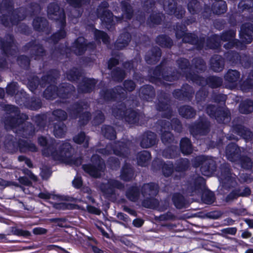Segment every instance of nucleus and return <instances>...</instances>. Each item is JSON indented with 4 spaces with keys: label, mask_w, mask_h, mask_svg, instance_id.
<instances>
[{
    "label": "nucleus",
    "mask_w": 253,
    "mask_h": 253,
    "mask_svg": "<svg viewBox=\"0 0 253 253\" xmlns=\"http://www.w3.org/2000/svg\"><path fill=\"white\" fill-rule=\"evenodd\" d=\"M162 160L163 159H154L152 162L151 169L155 172L162 169L163 173L166 177H169L173 173H175V179H180L189 167L188 159H178L174 169L171 162L167 161L163 163Z\"/></svg>",
    "instance_id": "obj_1"
},
{
    "label": "nucleus",
    "mask_w": 253,
    "mask_h": 253,
    "mask_svg": "<svg viewBox=\"0 0 253 253\" xmlns=\"http://www.w3.org/2000/svg\"><path fill=\"white\" fill-rule=\"evenodd\" d=\"M47 16L49 19L55 20L59 24L60 30L54 34L49 40V42L57 43L59 40L66 37V32L64 30L65 26V14L64 10L55 3H50L47 9Z\"/></svg>",
    "instance_id": "obj_2"
},
{
    "label": "nucleus",
    "mask_w": 253,
    "mask_h": 253,
    "mask_svg": "<svg viewBox=\"0 0 253 253\" xmlns=\"http://www.w3.org/2000/svg\"><path fill=\"white\" fill-rule=\"evenodd\" d=\"M5 110L7 114L5 117L4 124L7 129L19 127L20 125L28 118L27 115L20 113L18 107L13 105H6Z\"/></svg>",
    "instance_id": "obj_3"
},
{
    "label": "nucleus",
    "mask_w": 253,
    "mask_h": 253,
    "mask_svg": "<svg viewBox=\"0 0 253 253\" xmlns=\"http://www.w3.org/2000/svg\"><path fill=\"white\" fill-rule=\"evenodd\" d=\"M205 179L199 175L195 174L182 185L181 191L185 196H197L200 194L201 190L205 189Z\"/></svg>",
    "instance_id": "obj_4"
},
{
    "label": "nucleus",
    "mask_w": 253,
    "mask_h": 253,
    "mask_svg": "<svg viewBox=\"0 0 253 253\" xmlns=\"http://www.w3.org/2000/svg\"><path fill=\"white\" fill-rule=\"evenodd\" d=\"M84 159H47L45 161L44 164L42 165L40 168V175L43 179H47L51 175L52 169L50 163L52 165L57 164L60 163L65 164L73 167L75 170L83 163ZM46 160V159H44Z\"/></svg>",
    "instance_id": "obj_5"
},
{
    "label": "nucleus",
    "mask_w": 253,
    "mask_h": 253,
    "mask_svg": "<svg viewBox=\"0 0 253 253\" xmlns=\"http://www.w3.org/2000/svg\"><path fill=\"white\" fill-rule=\"evenodd\" d=\"M161 67L157 66L154 70L149 72L150 81L156 84L162 83V79L167 81L172 82L179 78L178 72L172 71L171 68L166 67L162 69Z\"/></svg>",
    "instance_id": "obj_6"
},
{
    "label": "nucleus",
    "mask_w": 253,
    "mask_h": 253,
    "mask_svg": "<svg viewBox=\"0 0 253 253\" xmlns=\"http://www.w3.org/2000/svg\"><path fill=\"white\" fill-rule=\"evenodd\" d=\"M16 140V139L11 136H8L6 137L4 142V145L8 152L10 153L15 152L18 148L21 152H36L38 150L36 146L31 142L24 140H19L17 142Z\"/></svg>",
    "instance_id": "obj_7"
},
{
    "label": "nucleus",
    "mask_w": 253,
    "mask_h": 253,
    "mask_svg": "<svg viewBox=\"0 0 253 253\" xmlns=\"http://www.w3.org/2000/svg\"><path fill=\"white\" fill-rule=\"evenodd\" d=\"M221 163L219 168V171H218L217 176L218 180L221 184H222V188L225 189H229L231 187H233L236 184L235 174L233 176L231 171L230 166L225 163Z\"/></svg>",
    "instance_id": "obj_8"
},
{
    "label": "nucleus",
    "mask_w": 253,
    "mask_h": 253,
    "mask_svg": "<svg viewBox=\"0 0 253 253\" xmlns=\"http://www.w3.org/2000/svg\"><path fill=\"white\" fill-rule=\"evenodd\" d=\"M194 168L200 167L202 174L211 176L216 171L217 164L214 159H192Z\"/></svg>",
    "instance_id": "obj_9"
},
{
    "label": "nucleus",
    "mask_w": 253,
    "mask_h": 253,
    "mask_svg": "<svg viewBox=\"0 0 253 253\" xmlns=\"http://www.w3.org/2000/svg\"><path fill=\"white\" fill-rule=\"evenodd\" d=\"M90 163L82 165L83 170L93 177H99L106 168L104 159H89Z\"/></svg>",
    "instance_id": "obj_10"
},
{
    "label": "nucleus",
    "mask_w": 253,
    "mask_h": 253,
    "mask_svg": "<svg viewBox=\"0 0 253 253\" xmlns=\"http://www.w3.org/2000/svg\"><path fill=\"white\" fill-rule=\"evenodd\" d=\"M109 4L107 2L103 1L98 6L96 14L101 20L102 23L110 29L115 24L112 12L108 9Z\"/></svg>",
    "instance_id": "obj_11"
},
{
    "label": "nucleus",
    "mask_w": 253,
    "mask_h": 253,
    "mask_svg": "<svg viewBox=\"0 0 253 253\" xmlns=\"http://www.w3.org/2000/svg\"><path fill=\"white\" fill-rule=\"evenodd\" d=\"M59 73L58 71L54 70L49 72L46 75L42 77L41 82H39V78L34 76L29 80L28 87L33 92L36 90L39 84L42 87H44L47 84L54 82L55 80L58 78Z\"/></svg>",
    "instance_id": "obj_12"
},
{
    "label": "nucleus",
    "mask_w": 253,
    "mask_h": 253,
    "mask_svg": "<svg viewBox=\"0 0 253 253\" xmlns=\"http://www.w3.org/2000/svg\"><path fill=\"white\" fill-rule=\"evenodd\" d=\"M83 109L82 103H76L71 106L67 110L69 115L73 118H76L78 115L80 114L79 122L81 126L86 124L90 119V115L88 112H84L80 114Z\"/></svg>",
    "instance_id": "obj_13"
},
{
    "label": "nucleus",
    "mask_w": 253,
    "mask_h": 253,
    "mask_svg": "<svg viewBox=\"0 0 253 253\" xmlns=\"http://www.w3.org/2000/svg\"><path fill=\"white\" fill-rule=\"evenodd\" d=\"M124 188V185L120 181L110 179L106 183H102L100 186V189L106 198L112 197L115 195V189H122Z\"/></svg>",
    "instance_id": "obj_14"
},
{
    "label": "nucleus",
    "mask_w": 253,
    "mask_h": 253,
    "mask_svg": "<svg viewBox=\"0 0 253 253\" xmlns=\"http://www.w3.org/2000/svg\"><path fill=\"white\" fill-rule=\"evenodd\" d=\"M210 123L207 119L200 118L190 127V132L195 137L198 135H205L210 132Z\"/></svg>",
    "instance_id": "obj_15"
},
{
    "label": "nucleus",
    "mask_w": 253,
    "mask_h": 253,
    "mask_svg": "<svg viewBox=\"0 0 253 253\" xmlns=\"http://www.w3.org/2000/svg\"><path fill=\"white\" fill-rule=\"evenodd\" d=\"M38 143L41 146L45 147L42 150L43 156L49 157L55 156L57 155L56 151H53L54 146L55 140L50 137H47L43 136H41L38 138Z\"/></svg>",
    "instance_id": "obj_16"
},
{
    "label": "nucleus",
    "mask_w": 253,
    "mask_h": 253,
    "mask_svg": "<svg viewBox=\"0 0 253 253\" xmlns=\"http://www.w3.org/2000/svg\"><path fill=\"white\" fill-rule=\"evenodd\" d=\"M189 79H191L193 82H194L201 85H205L208 84L211 88H216L222 84V79L217 77H210L207 80L200 77L198 75H195L194 77L191 76H187Z\"/></svg>",
    "instance_id": "obj_17"
},
{
    "label": "nucleus",
    "mask_w": 253,
    "mask_h": 253,
    "mask_svg": "<svg viewBox=\"0 0 253 253\" xmlns=\"http://www.w3.org/2000/svg\"><path fill=\"white\" fill-rule=\"evenodd\" d=\"M127 93L121 86H117L112 89L103 90L100 95L105 100H110L113 99H124L126 97Z\"/></svg>",
    "instance_id": "obj_18"
},
{
    "label": "nucleus",
    "mask_w": 253,
    "mask_h": 253,
    "mask_svg": "<svg viewBox=\"0 0 253 253\" xmlns=\"http://www.w3.org/2000/svg\"><path fill=\"white\" fill-rule=\"evenodd\" d=\"M164 9L169 14H174L181 18L185 14V10L181 6H176L175 0H164Z\"/></svg>",
    "instance_id": "obj_19"
},
{
    "label": "nucleus",
    "mask_w": 253,
    "mask_h": 253,
    "mask_svg": "<svg viewBox=\"0 0 253 253\" xmlns=\"http://www.w3.org/2000/svg\"><path fill=\"white\" fill-rule=\"evenodd\" d=\"M140 145L144 148L155 145L157 142V135L151 131H147L142 133L139 137Z\"/></svg>",
    "instance_id": "obj_20"
},
{
    "label": "nucleus",
    "mask_w": 253,
    "mask_h": 253,
    "mask_svg": "<svg viewBox=\"0 0 253 253\" xmlns=\"http://www.w3.org/2000/svg\"><path fill=\"white\" fill-rule=\"evenodd\" d=\"M5 38L6 42L0 38V48L7 55H14L16 53L17 48L14 44L13 36L8 35Z\"/></svg>",
    "instance_id": "obj_21"
},
{
    "label": "nucleus",
    "mask_w": 253,
    "mask_h": 253,
    "mask_svg": "<svg viewBox=\"0 0 253 253\" xmlns=\"http://www.w3.org/2000/svg\"><path fill=\"white\" fill-rule=\"evenodd\" d=\"M240 75L236 70H229L224 76L225 81L228 83L227 87L231 89L235 88L240 80Z\"/></svg>",
    "instance_id": "obj_22"
},
{
    "label": "nucleus",
    "mask_w": 253,
    "mask_h": 253,
    "mask_svg": "<svg viewBox=\"0 0 253 253\" xmlns=\"http://www.w3.org/2000/svg\"><path fill=\"white\" fill-rule=\"evenodd\" d=\"M253 25L251 23L243 24L241 28L240 38L242 42L246 43L251 42L253 40Z\"/></svg>",
    "instance_id": "obj_23"
},
{
    "label": "nucleus",
    "mask_w": 253,
    "mask_h": 253,
    "mask_svg": "<svg viewBox=\"0 0 253 253\" xmlns=\"http://www.w3.org/2000/svg\"><path fill=\"white\" fill-rule=\"evenodd\" d=\"M159 185L154 182L144 183L141 187V193L143 197H155L159 192Z\"/></svg>",
    "instance_id": "obj_24"
},
{
    "label": "nucleus",
    "mask_w": 253,
    "mask_h": 253,
    "mask_svg": "<svg viewBox=\"0 0 253 253\" xmlns=\"http://www.w3.org/2000/svg\"><path fill=\"white\" fill-rule=\"evenodd\" d=\"M158 102L157 105V108L159 111H168L169 116L166 117H170L171 112L169 110V95L165 92H161L158 97Z\"/></svg>",
    "instance_id": "obj_25"
},
{
    "label": "nucleus",
    "mask_w": 253,
    "mask_h": 253,
    "mask_svg": "<svg viewBox=\"0 0 253 253\" xmlns=\"http://www.w3.org/2000/svg\"><path fill=\"white\" fill-rule=\"evenodd\" d=\"M236 32L234 30H229L222 33L220 39L224 42H228L224 44L226 48H231L233 46L237 45L239 41L235 39Z\"/></svg>",
    "instance_id": "obj_26"
},
{
    "label": "nucleus",
    "mask_w": 253,
    "mask_h": 253,
    "mask_svg": "<svg viewBox=\"0 0 253 253\" xmlns=\"http://www.w3.org/2000/svg\"><path fill=\"white\" fill-rule=\"evenodd\" d=\"M130 145L129 142L125 143L124 142H119L115 143L113 149V152L114 154L119 157H128L129 153V147Z\"/></svg>",
    "instance_id": "obj_27"
},
{
    "label": "nucleus",
    "mask_w": 253,
    "mask_h": 253,
    "mask_svg": "<svg viewBox=\"0 0 253 253\" xmlns=\"http://www.w3.org/2000/svg\"><path fill=\"white\" fill-rule=\"evenodd\" d=\"M12 7L13 2L12 0H2L0 6V10L1 13L3 14L1 17V21L2 24L5 26H8L9 22L8 16L4 13V12L6 11L9 14L12 9Z\"/></svg>",
    "instance_id": "obj_28"
},
{
    "label": "nucleus",
    "mask_w": 253,
    "mask_h": 253,
    "mask_svg": "<svg viewBox=\"0 0 253 253\" xmlns=\"http://www.w3.org/2000/svg\"><path fill=\"white\" fill-rule=\"evenodd\" d=\"M155 89L151 85H144L139 89V95L144 100L151 101L155 97Z\"/></svg>",
    "instance_id": "obj_29"
},
{
    "label": "nucleus",
    "mask_w": 253,
    "mask_h": 253,
    "mask_svg": "<svg viewBox=\"0 0 253 253\" xmlns=\"http://www.w3.org/2000/svg\"><path fill=\"white\" fill-rule=\"evenodd\" d=\"M26 46L30 49L31 54L32 55L35 56V59L39 57H42L45 55V50L42 45L39 44L36 41L30 42Z\"/></svg>",
    "instance_id": "obj_30"
},
{
    "label": "nucleus",
    "mask_w": 253,
    "mask_h": 253,
    "mask_svg": "<svg viewBox=\"0 0 253 253\" xmlns=\"http://www.w3.org/2000/svg\"><path fill=\"white\" fill-rule=\"evenodd\" d=\"M75 87L70 84H63L57 88L58 96L61 98H68L70 97L74 92Z\"/></svg>",
    "instance_id": "obj_31"
},
{
    "label": "nucleus",
    "mask_w": 253,
    "mask_h": 253,
    "mask_svg": "<svg viewBox=\"0 0 253 253\" xmlns=\"http://www.w3.org/2000/svg\"><path fill=\"white\" fill-rule=\"evenodd\" d=\"M96 81L94 79L83 78L78 86V91L82 93H87L91 91L94 88Z\"/></svg>",
    "instance_id": "obj_32"
},
{
    "label": "nucleus",
    "mask_w": 253,
    "mask_h": 253,
    "mask_svg": "<svg viewBox=\"0 0 253 253\" xmlns=\"http://www.w3.org/2000/svg\"><path fill=\"white\" fill-rule=\"evenodd\" d=\"M176 62L179 69L180 70L179 73L178 72L179 76H180V75H182L185 76L187 80L191 81V79H189L187 76H191L192 77H194L195 74H192L191 73L187 72V70L190 66L189 61L185 58H180L177 60Z\"/></svg>",
    "instance_id": "obj_33"
},
{
    "label": "nucleus",
    "mask_w": 253,
    "mask_h": 253,
    "mask_svg": "<svg viewBox=\"0 0 253 253\" xmlns=\"http://www.w3.org/2000/svg\"><path fill=\"white\" fill-rule=\"evenodd\" d=\"M134 169L132 166L125 161L121 171V179L125 181H130L134 177Z\"/></svg>",
    "instance_id": "obj_34"
},
{
    "label": "nucleus",
    "mask_w": 253,
    "mask_h": 253,
    "mask_svg": "<svg viewBox=\"0 0 253 253\" xmlns=\"http://www.w3.org/2000/svg\"><path fill=\"white\" fill-rule=\"evenodd\" d=\"M143 114H138L136 112L132 110H126L125 115V119L129 124H134L138 123H143L142 119L144 118Z\"/></svg>",
    "instance_id": "obj_35"
},
{
    "label": "nucleus",
    "mask_w": 253,
    "mask_h": 253,
    "mask_svg": "<svg viewBox=\"0 0 253 253\" xmlns=\"http://www.w3.org/2000/svg\"><path fill=\"white\" fill-rule=\"evenodd\" d=\"M53 151L57 152V155L54 157H60L62 158H70L73 152V149L71 145L68 143L62 144L59 147L58 151H56L54 148Z\"/></svg>",
    "instance_id": "obj_36"
},
{
    "label": "nucleus",
    "mask_w": 253,
    "mask_h": 253,
    "mask_svg": "<svg viewBox=\"0 0 253 253\" xmlns=\"http://www.w3.org/2000/svg\"><path fill=\"white\" fill-rule=\"evenodd\" d=\"M28 14L27 9L23 7L14 10L10 18V20L12 25L17 24L20 21L24 20Z\"/></svg>",
    "instance_id": "obj_37"
},
{
    "label": "nucleus",
    "mask_w": 253,
    "mask_h": 253,
    "mask_svg": "<svg viewBox=\"0 0 253 253\" xmlns=\"http://www.w3.org/2000/svg\"><path fill=\"white\" fill-rule=\"evenodd\" d=\"M161 56V51L158 47H154L149 51L145 56V60L148 64L156 63Z\"/></svg>",
    "instance_id": "obj_38"
},
{
    "label": "nucleus",
    "mask_w": 253,
    "mask_h": 253,
    "mask_svg": "<svg viewBox=\"0 0 253 253\" xmlns=\"http://www.w3.org/2000/svg\"><path fill=\"white\" fill-rule=\"evenodd\" d=\"M172 201L174 206L177 209L186 208L189 204L185 197L178 193L173 194L172 197Z\"/></svg>",
    "instance_id": "obj_39"
},
{
    "label": "nucleus",
    "mask_w": 253,
    "mask_h": 253,
    "mask_svg": "<svg viewBox=\"0 0 253 253\" xmlns=\"http://www.w3.org/2000/svg\"><path fill=\"white\" fill-rule=\"evenodd\" d=\"M211 68L215 72L221 71L224 67V61L220 55H215L211 59Z\"/></svg>",
    "instance_id": "obj_40"
},
{
    "label": "nucleus",
    "mask_w": 253,
    "mask_h": 253,
    "mask_svg": "<svg viewBox=\"0 0 253 253\" xmlns=\"http://www.w3.org/2000/svg\"><path fill=\"white\" fill-rule=\"evenodd\" d=\"M72 48L77 55L83 54L86 49V43L84 38L79 37L74 42Z\"/></svg>",
    "instance_id": "obj_41"
},
{
    "label": "nucleus",
    "mask_w": 253,
    "mask_h": 253,
    "mask_svg": "<svg viewBox=\"0 0 253 253\" xmlns=\"http://www.w3.org/2000/svg\"><path fill=\"white\" fill-rule=\"evenodd\" d=\"M183 41L185 42L196 45L197 48L201 49L203 47L205 39L201 38L199 40L196 35L192 34H187L183 37Z\"/></svg>",
    "instance_id": "obj_42"
},
{
    "label": "nucleus",
    "mask_w": 253,
    "mask_h": 253,
    "mask_svg": "<svg viewBox=\"0 0 253 253\" xmlns=\"http://www.w3.org/2000/svg\"><path fill=\"white\" fill-rule=\"evenodd\" d=\"M122 10L123 12V14L122 17H116L117 20L121 21L124 17L127 19H130L133 15V10L131 5L125 1H122L121 3Z\"/></svg>",
    "instance_id": "obj_43"
},
{
    "label": "nucleus",
    "mask_w": 253,
    "mask_h": 253,
    "mask_svg": "<svg viewBox=\"0 0 253 253\" xmlns=\"http://www.w3.org/2000/svg\"><path fill=\"white\" fill-rule=\"evenodd\" d=\"M233 131L241 135L246 140H251L253 133L248 128L244 127L240 125H235L233 126Z\"/></svg>",
    "instance_id": "obj_44"
},
{
    "label": "nucleus",
    "mask_w": 253,
    "mask_h": 253,
    "mask_svg": "<svg viewBox=\"0 0 253 253\" xmlns=\"http://www.w3.org/2000/svg\"><path fill=\"white\" fill-rule=\"evenodd\" d=\"M125 195L129 201L136 202L138 201L139 198V188L136 185H132L126 190Z\"/></svg>",
    "instance_id": "obj_45"
},
{
    "label": "nucleus",
    "mask_w": 253,
    "mask_h": 253,
    "mask_svg": "<svg viewBox=\"0 0 253 253\" xmlns=\"http://www.w3.org/2000/svg\"><path fill=\"white\" fill-rule=\"evenodd\" d=\"M178 112L180 116L186 119L193 118L196 115V111L189 105L180 106L178 109Z\"/></svg>",
    "instance_id": "obj_46"
},
{
    "label": "nucleus",
    "mask_w": 253,
    "mask_h": 253,
    "mask_svg": "<svg viewBox=\"0 0 253 253\" xmlns=\"http://www.w3.org/2000/svg\"><path fill=\"white\" fill-rule=\"evenodd\" d=\"M130 41V35L128 32L121 34L115 42V47L118 50L122 49L128 44Z\"/></svg>",
    "instance_id": "obj_47"
},
{
    "label": "nucleus",
    "mask_w": 253,
    "mask_h": 253,
    "mask_svg": "<svg viewBox=\"0 0 253 253\" xmlns=\"http://www.w3.org/2000/svg\"><path fill=\"white\" fill-rule=\"evenodd\" d=\"M225 154L228 158L238 157L241 154V150L236 144L232 143L226 147Z\"/></svg>",
    "instance_id": "obj_48"
},
{
    "label": "nucleus",
    "mask_w": 253,
    "mask_h": 253,
    "mask_svg": "<svg viewBox=\"0 0 253 253\" xmlns=\"http://www.w3.org/2000/svg\"><path fill=\"white\" fill-rule=\"evenodd\" d=\"M6 92L7 94L11 96L15 95L16 101L18 103L21 104V102H24L25 97L24 94L22 92H21V93L23 95V99H22V98H21V100L19 99L20 96L18 93V86L16 83H12L8 84L6 88Z\"/></svg>",
    "instance_id": "obj_49"
},
{
    "label": "nucleus",
    "mask_w": 253,
    "mask_h": 253,
    "mask_svg": "<svg viewBox=\"0 0 253 253\" xmlns=\"http://www.w3.org/2000/svg\"><path fill=\"white\" fill-rule=\"evenodd\" d=\"M33 25L35 30L44 31L48 28V22L44 17H37L34 19Z\"/></svg>",
    "instance_id": "obj_50"
},
{
    "label": "nucleus",
    "mask_w": 253,
    "mask_h": 253,
    "mask_svg": "<svg viewBox=\"0 0 253 253\" xmlns=\"http://www.w3.org/2000/svg\"><path fill=\"white\" fill-rule=\"evenodd\" d=\"M219 123H225L230 120V113L228 109L219 108L216 111V114L214 117Z\"/></svg>",
    "instance_id": "obj_51"
},
{
    "label": "nucleus",
    "mask_w": 253,
    "mask_h": 253,
    "mask_svg": "<svg viewBox=\"0 0 253 253\" xmlns=\"http://www.w3.org/2000/svg\"><path fill=\"white\" fill-rule=\"evenodd\" d=\"M234 165H239L243 169H251L253 167V159H229Z\"/></svg>",
    "instance_id": "obj_52"
},
{
    "label": "nucleus",
    "mask_w": 253,
    "mask_h": 253,
    "mask_svg": "<svg viewBox=\"0 0 253 253\" xmlns=\"http://www.w3.org/2000/svg\"><path fill=\"white\" fill-rule=\"evenodd\" d=\"M239 111L242 114H249L253 111V101L247 99L240 104Z\"/></svg>",
    "instance_id": "obj_53"
},
{
    "label": "nucleus",
    "mask_w": 253,
    "mask_h": 253,
    "mask_svg": "<svg viewBox=\"0 0 253 253\" xmlns=\"http://www.w3.org/2000/svg\"><path fill=\"white\" fill-rule=\"evenodd\" d=\"M181 152L185 155H189L192 152L193 148L190 140L188 138H183L180 143Z\"/></svg>",
    "instance_id": "obj_54"
},
{
    "label": "nucleus",
    "mask_w": 253,
    "mask_h": 253,
    "mask_svg": "<svg viewBox=\"0 0 253 253\" xmlns=\"http://www.w3.org/2000/svg\"><path fill=\"white\" fill-rule=\"evenodd\" d=\"M101 133L106 138L113 140L116 138V132L114 127L110 126H103L101 128Z\"/></svg>",
    "instance_id": "obj_55"
},
{
    "label": "nucleus",
    "mask_w": 253,
    "mask_h": 253,
    "mask_svg": "<svg viewBox=\"0 0 253 253\" xmlns=\"http://www.w3.org/2000/svg\"><path fill=\"white\" fill-rule=\"evenodd\" d=\"M126 111V107L124 103L119 102L117 106L113 108L112 113L116 118L121 119L125 116Z\"/></svg>",
    "instance_id": "obj_56"
},
{
    "label": "nucleus",
    "mask_w": 253,
    "mask_h": 253,
    "mask_svg": "<svg viewBox=\"0 0 253 253\" xmlns=\"http://www.w3.org/2000/svg\"><path fill=\"white\" fill-rule=\"evenodd\" d=\"M86 244L91 248L92 251L94 253H104L101 249L96 246L98 244L97 241L92 236H87L85 238Z\"/></svg>",
    "instance_id": "obj_57"
},
{
    "label": "nucleus",
    "mask_w": 253,
    "mask_h": 253,
    "mask_svg": "<svg viewBox=\"0 0 253 253\" xmlns=\"http://www.w3.org/2000/svg\"><path fill=\"white\" fill-rule=\"evenodd\" d=\"M35 132V129L32 124L28 123L26 126L22 128V130H16V132L23 137H28L33 135Z\"/></svg>",
    "instance_id": "obj_58"
},
{
    "label": "nucleus",
    "mask_w": 253,
    "mask_h": 253,
    "mask_svg": "<svg viewBox=\"0 0 253 253\" xmlns=\"http://www.w3.org/2000/svg\"><path fill=\"white\" fill-rule=\"evenodd\" d=\"M57 88L56 86L50 84L44 91L43 97L47 99H55L58 96Z\"/></svg>",
    "instance_id": "obj_59"
},
{
    "label": "nucleus",
    "mask_w": 253,
    "mask_h": 253,
    "mask_svg": "<svg viewBox=\"0 0 253 253\" xmlns=\"http://www.w3.org/2000/svg\"><path fill=\"white\" fill-rule=\"evenodd\" d=\"M201 200L203 203L208 205H211L215 200L214 193L210 190L204 191L201 196Z\"/></svg>",
    "instance_id": "obj_60"
},
{
    "label": "nucleus",
    "mask_w": 253,
    "mask_h": 253,
    "mask_svg": "<svg viewBox=\"0 0 253 253\" xmlns=\"http://www.w3.org/2000/svg\"><path fill=\"white\" fill-rule=\"evenodd\" d=\"M227 5L225 2L223 1L214 2L212 8L213 12L218 15L225 13Z\"/></svg>",
    "instance_id": "obj_61"
},
{
    "label": "nucleus",
    "mask_w": 253,
    "mask_h": 253,
    "mask_svg": "<svg viewBox=\"0 0 253 253\" xmlns=\"http://www.w3.org/2000/svg\"><path fill=\"white\" fill-rule=\"evenodd\" d=\"M192 67L197 72H203L206 69V65L204 61L201 58H194L192 61Z\"/></svg>",
    "instance_id": "obj_62"
},
{
    "label": "nucleus",
    "mask_w": 253,
    "mask_h": 253,
    "mask_svg": "<svg viewBox=\"0 0 253 253\" xmlns=\"http://www.w3.org/2000/svg\"><path fill=\"white\" fill-rule=\"evenodd\" d=\"M66 131V126L63 122H59L54 125L53 132L55 137H62L65 134Z\"/></svg>",
    "instance_id": "obj_63"
},
{
    "label": "nucleus",
    "mask_w": 253,
    "mask_h": 253,
    "mask_svg": "<svg viewBox=\"0 0 253 253\" xmlns=\"http://www.w3.org/2000/svg\"><path fill=\"white\" fill-rule=\"evenodd\" d=\"M157 43L163 47H170L173 44L171 39L165 35H162L158 37L156 40Z\"/></svg>",
    "instance_id": "obj_64"
}]
</instances>
